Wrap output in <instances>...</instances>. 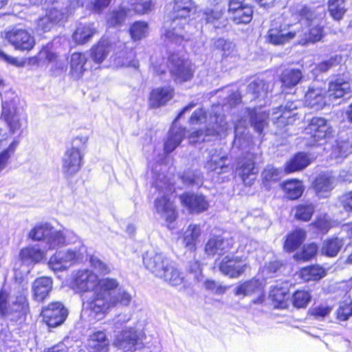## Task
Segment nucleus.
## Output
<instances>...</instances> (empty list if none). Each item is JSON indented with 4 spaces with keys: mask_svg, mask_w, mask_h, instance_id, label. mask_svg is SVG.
Returning a JSON list of instances; mask_svg holds the SVG:
<instances>
[{
    "mask_svg": "<svg viewBox=\"0 0 352 352\" xmlns=\"http://www.w3.org/2000/svg\"><path fill=\"white\" fill-rule=\"evenodd\" d=\"M119 286V282L116 278H102L100 287H98L93 292L92 297L87 300L90 313L96 320L102 319L111 308L118 305L127 306L130 304L131 295Z\"/></svg>",
    "mask_w": 352,
    "mask_h": 352,
    "instance_id": "f257e3e1",
    "label": "nucleus"
},
{
    "mask_svg": "<svg viewBox=\"0 0 352 352\" xmlns=\"http://www.w3.org/2000/svg\"><path fill=\"white\" fill-rule=\"evenodd\" d=\"M220 106L213 105L210 118L208 120L207 113L204 109L199 108L195 110L189 119V124L197 125L208 121L205 129H199L192 132L189 136V142L195 144L200 142H206L210 140V137L216 135H223L229 129L228 122L225 120L223 115L220 113Z\"/></svg>",
    "mask_w": 352,
    "mask_h": 352,
    "instance_id": "f03ea898",
    "label": "nucleus"
},
{
    "mask_svg": "<svg viewBox=\"0 0 352 352\" xmlns=\"http://www.w3.org/2000/svg\"><path fill=\"white\" fill-rule=\"evenodd\" d=\"M195 12L196 7L192 0H175L170 13L171 21H167L164 25L165 41L180 45L182 41L190 40V36L185 32L184 28L188 25L187 17Z\"/></svg>",
    "mask_w": 352,
    "mask_h": 352,
    "instance_id": "7ed1b4c3",
    "label": "nucleus"
},
{
    "mask_svg": "<svg viewBox=\"0 0 352 352\" xmlns=\"http://www.w3.org/2000/svg\"><path fill=\"white\" fill-rule=\"evenodd\" d=\"M296 14L300 19L297 37L300 44L317 42L324 36V25L322 19L324 16V9L311 8L307 6H300L296 10Z\"/></svg>",
    "mask_w": 352,
    "mask_h": 352,
    "instance_id": "20e7f679",
    "label": "nucleus"
},
{
    "mask_svg": "<svg viewBox=\"0 0 352 352\" xmlns=\"http://www.w3.org/2000/svg\"><path fill=\"white\" fill-rule=\"evenodd\" d=\"M28 309V304L23 294L10 296L4 290L0 292V313L1 315L10 317L12 320H17L25 316Z\"/></svg>",
    "mask_w": 352,
    "mask_h": 352,
    "instance_id": "39448f33",
    "label": "nucleus"
},
{
    "mask_svg": "<svg viewBox=\"0 0 352 352\" xmlns=\"http://www.w3.org/2000/svg\"><path fill=\"white\" fill-rule=\"evenodd\" d=\"M1 116L6 123L8 131L0 128V142L12 135H16L18 137L23 133V126L25 124L26 121L19 110L5 102L3 103Z\"/></svg>",
    "mask_w": 352,
    "mask_h": 352,
    "instance_id": "423d86ee",
    "label": "nucleus"
},
{
    "mask_svg": "<svg viewBox=\"0 0 352 352\" xmlns=\"http://www.w3.org/2000/svg\"><path fill=\"white\" fill-rule=\"evenodd\" d=\"M85 253L86 248L83 245L65 251H56L50 257L48 266L54 272L65 270L75 263L82 260Z\"/></svg>",
    "mask_w": 352,
    "mask_h": 352,
    "instance_id": "0eeeda50",
    "label": "nucleus"
},
{
    "mask_svg": "<svg viewBox=\"0 0 352 352\" xmlns=\"http://www.w3.org/2000/svg\"><path fill=\"white\" fill-rule=\"evenodd\" d=\"M161 182H156L155 188L164 195L161 197L157 198L155 202L156 211L160 217L168 222L174 221L177 214L173 203L167 197L169 193L174 190L173 186L170 184L164 183V186L161 184Z\"/></svg>",
    "mask_w": 352,
    "mask_h": 352,
    "instance_id": "6e6552de",
    "label": "nucleus"
},
{
    "mask_svg": "<svg viewBox=\"0 0 352 352\" xmlns=\"http://www.w3.org/2000/svg\"><path fill=\"white\" fill-rule=\"evenodd\" d=\"M299 24L273 22L268 30L267 40L274 45H284L297 37Z\"/></svg>",
    "mask_w": 352,
    "mask_h": 352,
    "instance_id": "1a4fd4ad",
    "label": "nucleus"
},
{
    "mask_svg": "<svg viewBox=\"0 0 352 352\" xmlns=\"http://www.w3.org/2000/svg\"><path fill=\"white\" fill-rule=\"evenodd\" d=\"M311 137L310 144H322L333 136V131L330 123L324 118L314 117L305 129Z\"/></svg>",
    "mask_w": 352,
    "mask_h": 352,
    "instance_id": "9d476101",
    "label": "nucleus"
},
{
    "mask_svg": "<svg viewBox=\"0 0 352 352\" xmlns=\"http://www.w3.org/2000/svg\"><path fill=\"white\" fill-rule=\"evenodd\" d=\"M248 267L247 258L234 254L225 256L219 264L220 272L232 278H239Z\"/></svg>",
    "mask_w": 352,
    "mask_h": 352,
    "instance_id": "9b49d317",
    "label": "nucleus"
},
{
    "mask_svg": "<svg viewBox=\"0 0 352 352\" xmlns=\"http://www.w3.org/2000/svg\"><path fill=\"white\" fill-rule=\"evenodd\" d=\"M101 283L102 278L99 279L91 270L82 269L74 274L72 285L77 292L85 293L94 292L98 287H100Z\"/></svg>",
    "mask_w": 352,
    "mask_h": 352,
    "instance_id": "f8f14e48",
    "label": "nucleus"
},
{
    "mask_svg": "<svg viewBox=\"0 0 352 352\" xmlns=\"http://www.w3.org/2000/svg\"><path fill=\"white\" fill-rule=\"evenodd\" d=\"M231 160L223 148H212L208 151V155L204 164V168L209 172H214L219 175L227 173L230 169Z\"/></svg>",
    "mask_w": 352,
    "mask_h": 352,
    "instance_id": "ddd939ff",
    "label": "nucleus"
},
{
    "mask_svg": "<svg viewBox=\"0 0 352 352\" xmlns=\"http://www.w3.org/2000/svg\"><path fill=\"white\" fill-rule=\"evenodd\" d=\"M168 68L173 78L177 82L190 80L193 76L191 63L181 58L178 54H173L169 56Z\"/></svg>",
    "mask_w": 352,
    "mask_h": 352,
    "instance_id": "4468645a",
    "label": "nucleus"
},
{
    "mask_svg": "<svg viewBox=\"0 0 352 352\" xmlns=\"http://www.w3.org/2000/svg\"><path fill=\"white\" fill-rule=\"evenodd\" d=\"M83 153L80 148L72 146L68 148L62 158V173L64 177L69 179L74 176L82 165Z\"/></svg>",
    "mask_w": 352,
    "mask_h": 352,
    "instance_id": "2eb2a0df",
    "label": "nucleus"
},
{
    "mask_svg": "<svg viewBox=\"0 0 352 352\" xmlns=\"http://www.w3.org/2000/svg\"><path fill=\"white\" fill-rule=\"evenodd\" d=\"M195 104L191 102L184 107L181 112L175 119L168 134L167 140L164 143V151L169 153L174 151L182 141L186 129L177 126V120L180 119L186 113L190 112L194 108Z\"/></svg>",
    "mask_w": 352,
    "mask_h": 352,
    "instance_id": "dca6fc26",
    "label": "nucleus"
},
{
    "mask_svg": "<svg viewBox=\"0 0 352 352\" xmlns=\"http://www.w3.org/2000/svg\"><path fill=\"white\" fill-rule=\"evenodd\" d=\"M6 39L16 50L21 51L29 52L35 45L34 36L27 30L18 27L8 31L6 34Z\"/></svg>",
    "mask_w": 352,
    "mask_h": 352,
    "instance_id": "f3484780",
    "label": "nucleus"
},
{
    "mask_svg": "<svg viewBox=\"0 0 352 352\" xmlns=\"http://www.w3.org/2000/svg\"><path fill=\"white\" fill-rule=\"evenodd\" d=\"M172 260L161 252L147 251L143 255V263L155 276L159 278L172 263Z\"/></svg>",
    "mask_w": 352,
    "mask_h": 352,
    "instance_id": "a211bd4d",
    "label": "nucleus"
},
{
    "mask_svg": "<svg viewBox=\"0 0 352 352\" xmlns=\"http://www.w3.org/2000/svg\"><path fill=\"white\" fill-rule=\"evenodd\" d=\"M299 104V101H288L285 106L274 109L272 113V122L278 127L292 124L298 115L296 110Z\"/></svg>",
    "mask_w": 352,
    "mask_h": 352,
    "instance_id": "6ab92c4d",
    "label": "nucleus"
},
{
    "mask_svg": "<svg viewBox=\"0 0 352 352\" xmlns=\"http://www.w3.org/2000/svg\"><path fill=\"white\" fill-rule=\"evenodd\" d=\"M42 315L44 321L49 327H56L65 320L67 316V310L61 302H55L43 308Z\"/></svg>",
    "mask_w": 352,
    "mask_h": 352,
    "instance_id": "aec40b11",
    "label": "nucleus"
},
{
    "mask_svg": "<svg viewBox=\"0 0 352 352\" xmlns=\"http://www.w3.org/2000/svg\"><path fill=\"white\" fill-rule=\"evenodd\" d=\"M182 204L192 214H199L206 211L209 203L202 194L186 192L180 195Z\"/></svg>",
    "mask_w": 352,
    "mask_h": 352,
    "instance_id": "412c9836",
    "label": "nucleus"
},
{
    "mask_svg": "<svg viewBox=\"0 0 352 352\" xmlns=\"http://www.w3.org/2000/svg\"><path fill=\"white\" fill-rule=\"evenodd\" d=\"M159 278L164 280L168 285L175 287L182 286L184 288H187L191 284L185 278L184 273L173 261Z\"/></svg>",
    "mask_w": 352,
    "mask_h": 352,
    "instance_id": "4be33fe9",
    "label": "nucleus"
},
{
    "mask_svg": "<svg viewBox=\"0 0 352 352\" xmlns=\"http://www.w3.org/2000/svg\"><path fill=\"white\" fill-rule=\"evenodd\" d=\"M254 157V154L247 153L239 162V166L237 168L239 175L246 186L252 184L256 175L258 173V168L255 166Z\"/></svg>",
    "mask_w": 352,
    "mask_h": 352,
    "instance_id": "5701e85b",
    "label": "nucleus"
},
{
    "mask_svg": "<svg viewBox=\"0 0 352 352\" xmlns=\"http://www.w3.org/2000/svg\"><path fill=\"white\" fill-rule=\"evenodd\" d=\"M234 293L236 296H243L257 294L258 297L252 300L254 304L263 302L265 298L261 283L256 279H252L239 284L235 287Z\"/></svg>",
    "mask_w": 352,
    "mask_h": 352,
    "instance_id": "b1692460",
    "label": "nucleus"
},
{
    "mask_svg": "<svg viewBox=\"0 0 352 352\" xmlns=\"http://www.w3.org/2000/svg\"><path fill=\"white\" fill-rule=\"evenodd\" d=\"M138 339V333L133 328L125 329L116 336L114 345L124 351H133Z\"/></svg>",
    "mask_w": 352,
    "mask_h": 352,
    "instance_id": "393cba45",
    "label": "nucleus"
},
{
    "mask_svg": "<svg viewBox=\"0 0 352 352\" xmlns=\"http://www.w3.org/2000/svg\"><path fill=\"white\" fill-rule=\"evenodd\" d=\"M325 94L326 91L320 87H309L305 95V106L317 111L322 109L326 104Z\"/></svg>",
    "mask_w": 352,
    "mask_h": 352,
    "instance_id": "a878e982",
    "label": "nucleus"
},
{
    "mask_svg": "<svg viewBox=\"0 0 352 352\" xmlns=\"http://www.w3.org/2000/svg\"><path fill=\"white\" fill-rule=\"evenodd\" d=\"M90 63L85 54L74 52L71 56L70 75L74 80H78L83 73L89 69Z\"/></svg>",
    "mask_w": 352,
    "mask_h": 352,
    "instance_id": "bb28decb",
    "label": "nucleus"
},
{
    "mask_svg": "<svg viewBox=\"0 0 352 352\" xmlns=\"http://www.w3.org/2000/svg\"><path fill=\"white\" fill-rule=\"evenodd\" d=\"M351 92L350 83L342 78H336L329 84L327 97L331 101L349 96Z\"/></svg>",
    "mask_w": 352,
    "mask_h": 352,
    "instance_id": "cd10ccee",
    "label": "nucleus"
},
{
    "mask_svg": "<svg viewBox=\"0 0 352 352\" xmlns=\"http://www.w3.org/2000/svg\"><path fill=\"white\" fill-rule=\"evenodd\" d=\"M46 251L38 245H30L20 251L19 257L23 263L28 265H35L45 258Z\"/></svg>",
    "mask_w": 352,
    "mask_h": 352,
    "instance_id": "c85d7f7f",
    "label": "nucleus"
},
{
    "mask_svg": "<svg viewBox=\"0 0 352 352\" xmlns=\"http://www.w3.org/2000/svg\"><path fill=\"white\" fill-rule=\"evenodd\" d=\"M53 281L50 277L43 276L36 278L32 284L34 296L37 301H43L52 289Z\"/></svg>",
    "mask_w": 352,
    "mask_h": 352,
    "instance_id": "c756f323",
    "label": "nucleus"
},
{
    "mask_svg": "<svg viewBox=\"0 0 352 352\" xmlns=\"http://www.w3.org/2000/svg\"><path fill=\"white\" fill-rule=\"evenodd\" d=\"M174 96V90L170 87H157L150 95V104L153 107L165 105Z\"/></svg>",
    "mask_w": 352,
    "mask_h": 352,
    "instance_id": "7c9ffc66",
    "label": "nucleus"
},
{
    "mask_svg": "<svg viewBox=\"0 0 352 352\" xmlns=\"http://www.w3.org/2000/svg\"><path fill=\"white\" fill-rule=\"evenodd\" d=\"M45 13L50 18L56 16L55 23L58 25L65 17L67 14V7L63 1L59 0H45Z\"/></svg>",
    "mask_w": 352,
    "mask_h": 352,
    "instance_id": "2f4dec72",
    "label": "nucleus"
},
{
    "mask_svg": "<svg viewBox=\"0 0 352 352\" xmlns=\"http://www.w3.org/2000/svg\"><path fill=\"white\" fill-rule=\"evenodd\" d=\"M334 178L329 173L319 175L314 182V188L320 197H327L333 188Z\"/></svg>",
    "mask_w": 352,
    "mask_h": 352,
    "instance_id": "473e14b6",
    "label": "nucleus"
},
{
    "mask_svg": "<svg viewBox=\"0 0 352 352\" xmlns=\"http://www.w3.org/2000/svg\"><path fill=\"white\" fill-rule=\"evenodd\" d=\"M90 352H109V341L103 331H96L90 336L89 340Z\"/></svg>",
    "mask_w": 352,
    "mask_h": 352,
    "instance_id": "72a5a7b5",
    "label": "nucleus"
},
{
    "mask_svg": "<svg viewBox=\"0 0 352 352\" xmlns=\"http://www.w3.org/2000/svg\"><path fill=\"white\" fill-rule=\"evenodd\" d=\"M244 114L250 119L251 125L261 133L267 124L268 115L264 111L256 112L255 109H245Z\"/></svg>",
    "mask_w": 352,
    "mask_h": 352,
    "instance_id": "f704fd0d",
    "label": "nucleus"
},
{
    "mask_svg": "<svg viewBox=\"0 0 352 352\" xmlns=\"http://www.w3.org/2000/svg\"><path fill=\"white\" fill-rule=\"evenodd\" d=\"M44 249L45 251L63 247L66 245L65 234L63 231L55 230L52 227L50 233H49L44 242Z\"/></svg>",
    "mask_w": 352,
    "mask_h": 352,
    "instance_id": "c9c22d12",
    "label": "nucleus"
},
{
    "mask_svg": "<svg viewBox=\"0 0 352 352\" xmlns=\"http://www.w3.org/2000/svg\"><path fill=\"white\" fill-rule=\"evenodd\" d=\"M96 32V28L93 23H80L74 32L72 37L78 44H84L88 42Z\"/></svg>",
    "mask_w": 352,
    "mask_h": 352,
    "instance_id": "e433bc0d",
    "label": "nucleus"
},
{
    "mask_svg": "<svg viewBox=\"0 0 352 352\" xmlns=\"http://www.w3.org/2000/svg\"><path fill=\"white\" fill-rule=\"evenodd\" d=\"M270 85L263 80L256 79L251 82L248 86L247 91L252 96V98L264 100L269 92Z\"/></svg>",
    "mask_w": 352,
    "mask_h": 352,
    "instance_id": "4c0bfd02",
    "label": "nucleus"
},
{
    "mask_svg": "<svg viewBox=\"0 0 352 352\" xmlns=\"http://www.w3.org/2000/svg\"><path fill=\"white\" fill-rule=\"evenodd\" d=\"M309 164L310 160L308 155L304 153H299L285 164V170L287 173L300 170Z\"/></svg>",
    "mask_w": 352,
    "mask_h": 352,
    "instance_id": "58836bf2",
    "label": "nucleus"
},
{
    "mask_svg": "<svg viewBox=\"0 0 352 352\" xmlns=\"http://www.w3.org/2000/svg\"><path fill=\"white\" fill-rule=\"evenodd\" d=\"M283 189L289 199H298L304 191L302 183L296 179H291L283 184Z\"/></svg>",
    "mask_w": 352,
    "mask_h": 352,
    "instance_id": "ea45409f",
    "label": "nucleus"
},
{
    "mask_svg": "<svg viewBox=\"0 0 352 352\" xmlns=\"http://www.w3.org/2000/svg\"><path fill=\"white\" fill-rule=\"evenodd\" d=\"M200 234V227L197 225L190 224L184 234L183 241L185 247L190 250H195Z\"/></svg>",
    "mask_w": 352,
    "mask_h": 352,
    "instance_id": "a19ab883",
    "label": "nucleus"
},
{
    "mask_svg": "<svg viewBox=\"0 0 352 352\" xmlns=\"http://www.w3.org/2000/svg\"><path fill=\"white\" fill-rule=\"evenodd\" d=\"M306 236L304 230L298 229L288 235L284 245V248L287 252H293L296 250L303 242Z\"/></svg>",
    "mask_w": 352,
    "mask_h": 352,
    "instance_id": "79ce46f5",
    "label": "nucleus"
},
{
    "mask_svg": "<svg viewBox=\"0 0 352 352\" xmlns=\"http://www.w3.org/2000/svg\"><path fill=\"white\" fill-rule=\"evenodd\" d=\"M110 52V46L107 41L102 40L91 49V57L97 63H101Z\"/></svg>",
    "mask_w": 352,
    "mask_h": 352,
    "instance_id": "37998d69",
    "label": "nucleus"
},
{
    "mask_svg": "<svg viewBox=\"0 0 352 352\" xmlns=\"http://www.w3.org/2000/svg\"><path fill=\"white\" fill-rule=\"evenodd\" d=\"M325 270L318 265H311L302 268L300 276L305 281L318 280L325 276Z\"/></svg>",
    "mask_w": 352,
    "mask_h": 352,
    "instance_id": "c03bdc74",
    "label": "nucleus"
},
{
    "mask_svg": "<svg viewBox=\"0 0 352 352\" xmlns=\"http://www.w3.org/2000/svg\"><path fill=\"white\" fill-rule=\"evenodd\" d=\"M302 77V72L299 69H287L281 74V82L287 87L296 86Z\"/></svg>",
    "mask_w": 352,
    "mask_h": 352,
    "instance_id": "a18cd8bd",
    "label": "nucleus"
},
{
    "mask_svg": "<svg viewBox=\"0 0 352 352\" xmlns=\"http://www.w3.org/2000/svg\"><path fill=\"white\" fill-rule=\"evenodd\" d=\"M115 61L118 65L122 67H131L135 69L139 67L138 61L135 60V53L132 50L120 52Z\"/></svg>",
    "mask_w": 352,
    "mask_h": 352,
    "instance_id": "49530a36",
    "label": "nucleus"
},
{
    "mask_svg": "<svg viewBox=\"0 0 352 352\" xmlns=\"http://www.w3.org/2000/svg\"><path fill=\"white\" fill-rule=\"evenodd\" d=\"M52 228V226L47 223L36 224L30 231L28 236L33 241H43L44 243Z\"/></svg>",
    "mask_w": 352,
    "mask_h": 352,
    "instance_id": "de8ad7c7",
    "label": "nucleus"
},
{
    "mask_svg": "<svg viewBox=\"0 0 352 352\" xmlns=\"http://www.w3.org/2000/svg\"><path fill=\"white\" fill-rule=\"evenodd\" d=\"M342 245V240L338 238L326 240L323 242L321 252L322 254L328 256H335L341 249Z\"/></svg>",
    "mask_w": 352,
    "mask_h": 352,
    "instance_id": "09e8293b",
    "label": "nucleus"
},
{
    "mask_svg": "<svg viewBox=\"0 0 352 352\" xmlns=\"http://www.w3.org/2000/svg\"><path fill=\"white\" fill-rule=\"evenodd\" d=\"M19 144V139L14 138L10 145L0 153V173L8 166L10 159L15 153Z\"/></svg>",
    "mask_w": 352,
    "mask_h": 352,
    "instance_id": "8fccbe9b",
    "label": "nucleus"
},
{
    "mask_svg": "<svg viewBox=\"0 0 352 352\" xmlns=\"http://www.w3.org/2000/svg\"><path fill=\"white\" fill-rule=\"evenodd\" d=\"M19 144V139L14 138L10 145L0 153V173L8 166L10 159L15 153Z\"/></svg>",
    "mask_w": 352,
    "mask_h": 352,
    "instance_id": "3c124183",
    "label": "nucleus"
},
{
    "mask_svg": "<svg viewBox=\"0 0 352 352\" xmlns=\"http://www.w3.org/2000/svg\"><path fill=\"white\" fill-rule=\"evenodd\" d=\"M328 10L334 20H341L346 10L344 0H329Z\"/></svg>",
    "mask_w": 352,
    "mask_h": 352,
    "instance_id": "603ef678",
    "label": "nucleus"
},
{
    "mask_svg": "<svg viewBox=\"0 0 352 352\" xmlns=\"http://www.w3.org/2000/svg\"><path fill=\"white\" fill-rule=\"evenodd\" d=\"M128 4L131 10L138 14H145L153 8L151 0H129Z\"/></svg>",
    "mask_w": 352,
    "mask_h": 352,
    "instance_id": "864d4df0",
    "label": "nucleus"
},
{
    "mask_svg": "<svg viewBox=\"0 0 352 352\" xmlns=\"http://www.w3.org/2000/svg\"><path fill=\"white\" fill-rule=\"evenodd\" d=\"M281 170L273 166L268 165L263 170L261 177L263 184L268 187L272 182L278 181L281 177Z\"/></svg>",
    "mask_w": 352,
    "mask_h": 352,
    "instance_id": "5fc2aeb1",
    "label": "nucleus"
},
{
    "mask_svg": "<svg viewBox=\"0 0 352 352\" xmlns=\"http://www.w3.org/2000/svg\"><path fill=\"white\" fill-rule=\"evenodd\" d=\"M221 93L223 94L224 100L222 105L230 108L235 107L241 101V96L237 90H233L229 87L224 88Z\"/></svg>",
    "mask_w": 352,
    "mask_h": 352,
    "instance_id": "6e6d98bb",
    "label": "nucleus"
},
{
    "mask_svg": "<svg viewBox=\"0 0 352 352\" xmlns=\"http://www.w3.org/2000/svg\"><path fill=\"white\" fill-rule=\"evenodd\" d=\"M252 8L248 5L232 13V17L236 24L248 23L252 19Z\"/></svg>",
    "mask_w": 352,
    "mask_h": 352,
    "instance_id": "4d7b16f0",
    "label": "nucleus"
},
{
    "mask_svg": "<svg viewBox=\"0 0 352 352\" xmlns=\"http://www.w3.org/2000/svg\"><path fill=\"white\" fill-rule=\"evenodd\" d=\"M314 206L312 203L299 204L296 207L295 217L297 219L308 221L314 212Z\"/></svg>",
    "mask_w": 352,
    "mask_h": 352,
    "instance_id": "13d9d810",
    "label": "nucleus"
},
{
    "mask_svg": "<svg viewBox=\"0 0 352 352\" xmlns=\"http://www.w3.org/2000/svg\"><path fill=\"white\" fill-rule=\"evenodd\" d=\"M246 124H247V119L240 118L234 123V133L235 138L234 140V144L235 145H238L239 146H241L243 145V142L246 140Z\"/></svg>",
    "mask_w": 352,
    "mask_h": 352,
    "instance_id": "bf43d9fd",
    "label": "nucleus"
},
{
    "mask_svg": "<svg viewBox=\"0 0 352 352\" xmlns=\"http://www.w3.org/2000/svg\"><path fill=\"white\" fill-rule=\"evenodd\" d=\"M352 145L346 140H338L333 147L331 155L335 158L346 157L352 152Z\"/></svg>",
    "mask_w": 352,
    "mask_h": 352,
    "instance_id": "052dcab7",
    "label": "nucleus"
},
{
    "mask_svg": "<svg viewBox=\"0 0 352 352\" xmlns=\"http://www.w3.org/2000/svg\"><path fill=\"white\" fill-rule=\"evenodd\" d=\"M148 32V24L144 21H136L130 28L129 32L133 41L145 37Z\"/></svg>",
    "mask_w": 352,
    "mask_h": 352,
    "instance_id": "680f3d73",
    "label": "nucleus"
},
{
    "mask_svg": "<svg viewBox=\"0 0 352 352\" xmlns=\"http://www.w3.org/2000/svg\"><path fill=\"white\" fill-rule=\"evenodd\" d=\"M126 15V10L121 7L118 10H113L109 14L107 23L111 27L120 26L124 23Z\"/></svg>",
    "mask_w": 352,
    "mask_h": 352,
    "instance_id": "e2e57ef3",
    "label": "nucleus"
},
{
    "mask_svg": "<svg viewBox=\"0 0 352 352\" xmlns=\"http://www.w3.org/2000/svg\"><path fill=\"white\" fill-rule=\"evenodd\" d=\"M56 16L50 18L47 13L45 15L38 18L36 22V30L38 34L50 32L54 27L57 25L55 23Z\"/></svg>",
    "mask_w": 352,
    "mask_h": 352,
    "instance_id": "0e129e2a",
    "label": "nucleus"
},
{
    "mask_svg": "<svg viewBox=\"0 0 352 352\" xmlns=\"http://www.w3.org/2000/svg\"><path fill=\"white\" fill-rule=\"evenodd\" d=\"M183 182L189 186H201L203 182V176L199 171L187 170L182 176Z\"/></svg>",
    "mask_w": 352,
    "mask_h": 352,
    "instance_id": "69168bd1",
    "label": "nucleus"
},
{
    "mask_svg": "<svg viewBox=\"0 0 352 352\" xmlns=\"http://www.w3.org/2000/svg\"><path fill=\"white\" fill-rule=\"evenodd\" d=\"M310 300V294L305 290L296 291L292 297L293 305L297 308H303L307 307Z\"/></svg>",
    "mask_w": 352,
    "mask_h": 352,
    "instance_id": "338daca9",
    "label": "nucleus"
},
{
    "mask_svg": "<svg viewBox=\"0 0 352 352\" xmlns=\"http://www.w3.org/2000/svg\"><path fill=\"white\" fill-rule=\"evenodd\" d=\"M56 54L54 50L53 44L48 43L44 46L38 54V59L40 62L47 60L49 63L56 60Z\"/></svg>",
    "mask_w": 352,
    "mask_h": 352,
    "instance_id": "774afa93",
    "label": "nucleus"
}]
</instances>
